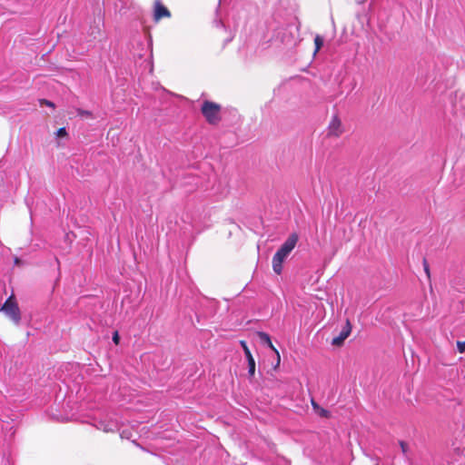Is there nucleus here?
<instances>
[{
	"label": "nucleus",
	"instance_id": "1",
	"mask_svg": "<svg viewBox=\"0 0 465 465\" xmlns=\"http://www.w3.org/2000/svg\"><path fill=\"white\" fill-rule=\"evenodd\" d=\"M201 110L202 114L209 124H215L220 121L221 107L219 104L213 102L205 101L203 104Z\"/></svg>",
	"mask_w": 465,
	"mask_h": 465
},
{
	"label": "nucleus",
	"instance_id": "2",
	"mask_svg": "<svg viewBox=\"0 0 465 465\" xmlns=\"http://www.w3.org/2000/svg\"><path fill=\"white\" fill-rule=\"evenodd\" d=\"M15 323L18 324L20 322V311L17 304L12 301L11 298L7 299L1 309Z\"/></svg>",
	"mask_w": 465,
	"mask_h": 465
},
{
	"label": "nucleus",
	"instance_id": "3",
	"mask_svg": "<svg viewBox=\"0 0 465 465\" xmlns=\"http://www.w3.org/2000/svg\"><path fill=\"white\" fill-rule=\"evenodd\" d=\"M298 242V235L296 233L291 234L288 239L283 242L281 248L276 252L282 258L286 259L291 252L294 249Z\"/></svg>",
	"mask_w": 465,
	"mask_h": 465
},
{
	"label": "nucleus",
	"instance_id": "4",
	"mask_svg": "<svg viewBox=\"0 0 465 465\" xmlns=\"http://www.w3.org/2000/svg\"><path fill=\"white\" fill-rule=\"evenodd\" d=\"M94 426L96 429L104 432H114L116 431L119 428L118 422L116 420L107 419L97 420Z\"/></svg>",
	"mask_w": 465,
	"mask_h": 465
},
{
	"label": "nucleus",
	"instance_id": "5",
	"mask_svg": "<svg viewBox=\"0 0 465 465\" xmlns=\"http://www.w3.org/2000/svg\"><path fill=\"white\" fill-rule=\"evenodd\" d=\"M171 16L170 11L161 3L160 0H155L153 9V18L157 22L162 18H169Z\"/></svg>",
	"mask_w": 465,
	"mask_h": 465
},
{
	"label": "nucleus",
	"instance_id": "6",
	"mask_svg": "<svg viewBox=\"0 0 465 465\" xmlns=\"http://www.w3.org/2000/svg\"><path fill=\"white\" fill-rule=\"evenodd\" d=\"M241 346L242 347V350L245 354V359H247L248 361V372L249 375L252 377L254 375L255 372V361L251 353V351L249 350L246 341H241Z\"/></svg>",
	"mask_w": 465,
	"mask_h": 465
},
{
	"label": "nucleus",
	"instance_id": "7",
	"mask_svg": "<svg viewBox=\"0 0 465 465\" xmlns=\"http://www.w3.org/2000/svg\"><path fill=\"white\" fill-rule=\"evenodd\" d=\"M343 133L341 120L337 116H333L329 127L328 135L338 137Z\"/></svg>",
	"mask_w": 465,
	"mask_h": 465
},
{
	"label": "nucleus",
	"instance_id": "8",
	"mask_svg": "<svg viewBox=\"0 0 465 465\" xmlns=\"http://www.w3.org/2000/svg\"><path fill=\"white\" fill-rule=\"evenodd\" d=\"M351 331V326L349 321L346 322V324L343 326L340 334L333 338L332 344L335 346H340L343 343L344 340L350 335Z\"/></svg>",
	"mask_w": 465,
	"mask_h": 465
},
{
	"label": "nucleus",
	"instance_id": "9",
	"mask_svg": "<svg viewBox=\"0 0 465 465\" xmlns=\"http://www.w3.org/2000/svg\"><path fill=\"white\" fill-rule=\"evenodd\" d=\"M285 261L284 258L280 254L275 253L272 258V269L276 274H281L282 271V262Z\"/></svg>",
	"mask_w": 465,
	"mask_h": 465
},
{
	"label": "nucleus",
	"instance_id": "10",
	"mask_svg": "<svg viewBox=\"0 0 465 465\" xmlns=\"http://www.w3.org/2000/svg\"><path fill=\"white\" fill-rule=\"evenodd\" d=\"M258 335L262 342L266 343L271 349H272L276 352L277 358H278L277 364H279L280 363V354H279L278 351L273 347L270 336L265 332H259Z\"/></svg>",
	"mask_w": 465,
	"mask_h": 465
},
{
	"label": "nucleus",
	"instance_id": "11",
	"mask_svg": "<svg viewBox=\"0 0 465 465\" xmlns=\"http://www.w3.org/2000/svg\"><path fill=\"white\" fill-rule=\"evenodd\" d=\"M314 44H315L314 54H316L317 52H319V50L322 48V46L323 45L322 37L321 35H316L314 38Z\"/></svg>",
	"mask_w": 465,
	"mask_h": 465
},
{
	"label": "nucleus",
	"instance_id": "12",
	"mask_svg": "<svg viewBox=\"0 0 465 465\" xmlns=\"http://www.w3.org/2000/svg\"><path fill=\"white\" fill-rule=\"evenodd\" d=\"M457 348L460 353L465 352V341H458Z\"/></svg>",
	"mask_w": 465,
	"mask_h": 465
},
{
	"label": "nucleus",
	"instance_id": "13",
	"mask_svg": "<svg viewBox=\"0 0 465 465\" xmlns=\"http://www.w3.org/2000/svg\"><path fill=\"white\" fill-rule=\"evenodd\" d=\"M317 413H318L320 416H322V417H328L329 411H326V410H324V409H322V408H321V409L317 411Z\"/></svg>",
	"mask_w": 465,
	"mask_h": 465
},
{
	"label": "nucleus",
	"instance_id": "14",
	"mask_svg": "<svg viewBox=\"0 0 465 465\" xmlns=\"http://www.w3.org/2000/svg\"><path fill=\"white\" fill-rule=\"evenodd\" d=\"M56 134L57 136L61 137V136H64L66 134V130L65 128L62 127V128H59L56 132Z\"/></svg>",
	"mask_w": 465,
	"mask_h": 465
},
{
	"label": "nucleus",
	"instance_id": "15",
	"mask_svg": "<svg viewBox=\"0 0 465 465\" xmlns=\"http://www.w3.org/2000/svg\"><path fill=\"white\" fill-rule=\"evenodd\" d=\"M119 340H120V337H119L118 331H114V334H113V341L115 344H118L119 343Z\"/></svg>",
	"mask_w": 465,
	"mask_h": 465
},
{
	"label": "nucleus",
	"instance_id": "16",
	"mask_svg": "<svg viewBox=\"0 0 465 465\" xmlns=\"http://www.w3.org/2000/svg\"><path fill=\"white\" fill-rule=\"evenodd\" d=\"M312 404L313 410L316 412L321 409V407L313 400H312Z\"/></svg>",
	"mask_w": 465,
	"mask_h": 465
},
{
	"label": "nucleus",
	"instance_id": "17",
	"mask_svg": "<svg viewBox=\"0 0 465 465\" xmlns=\"http://www.w3.org/2000/svg\"><path fill=\"white\" fill-rule=\"evenodd\" d=\"M312 404L313 410L316 412L321 409V407L313 400H312Z\"/></svg>",
	"mask_w": 465,
	"mask_h": 465
},
{
	"label": "nucleus",
	"instance_id": "18",
	"mask_svg": "<svg viewBox=\"0 0 465 465\" xmlns=\"http://www.w3.org/2000/svg\"><path fill=\"white\" fill-rule=\"evenodd\" d=\"M401 447L403 452L406 451V444L404 442H401Z\"/></svg>",
	"mask_w": 465,
	"mask_h": 465
},
{
	"label": "nucleus",
	"instance_id": "19",
	"mask_svg": "<svg viewBox=\"0 0 465 465\" xmlns=\"http://www.w3.org/2000/svg\"><path fill=\"white\" fill-rule=\"evenodd\" d=\"M45 103L48 105V106H54V104L52 102H49V101H45Z\"/></svg>",
	"mask_w": 465,
	"mask_h": 465
},
{
	"label": "nucleus",
	"instance_id": "20",
	"mask_svg": "<svg viewBox=\"0 0 465 465\" xmlns=\"http://www.w3.org/2000/svg\"><path fill=\"white\" fill-rule=\"evenodd\" d=\"M15 264H19V263H20V260H19L18 258H15Z\"/></svg>",
	"mask_w": 465,
	"mask_h": 465
},
{
	"label": "nucleus",
	"instance_id": "21",
	"mask_svg": "<svg viewBox=\"0 0 465 465\" xmlns=\"http://www.w3.org/2000/svg\"><path fill=\"white\" fill-rule=\"evenodd\" d=\"M121 437H122V438L126 437V436H125V431H123V432L121 433Z\"/></svg>",
	"mask_w": 465,
	"mask_h": 465
},
{
	"label": "nucleus",
	"instance_id": "22",
	"mask_svg": "<svg viewBox=\"0 0 465 465\" xmlns=\"http://www.w3.org/2000/svg\"><path fill=\"white\" fill-rule=\"evenodd\" d=\"M425 271H426V272L429 274V269H428V267H427V266H425Z\"/></svg>",
	"mask_w": 465,
	"mask_h": 465
},
{
	"label": "nucleus",
	"instance_id": "23",
	"mask_svg": "<svg viewBox=\"0 0 465 465\" xmlns=\"http://www.w3.org/2000/svg\"><path fill=\"white\" fill-rule=\"evenodd\" d=\"M83 114H90V113H89V112H83Z\"/></svg>",
	"mask_w": 465,
	"mask_h": 465
}]
</instances>
